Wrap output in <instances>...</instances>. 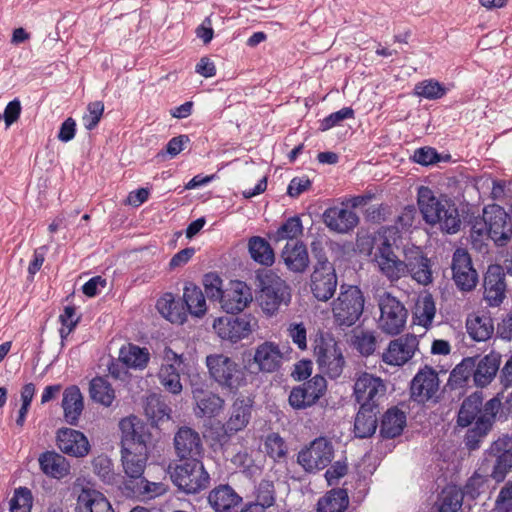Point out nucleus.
<instances>
[{"mask_svg":"<svg viewBox=\"0 0 512 512\" xmlns=\"http://www.w3.org/2000/svg\"><path fill=\"white\" fill-rule=\"evenodd\" d=\"M502 403L494 397L483 405V398L478 393L467 397L458 412L457 423L461 427H467L474 422V426L468 430L465 442L470 450L479 448L495 422L496 415L500 411Z\"/></svg>","mask_w":512,"mask_h":512,"instance_id":"nucleus-1","label":"nucleus"},{"mask_svg":"<svg viewBox=\"0 0 512 512\" xmlns=\"http://www.w3.org/2000/svg\"><path fill=\"white\" fill-rule=\"evenodd\" d=\"M418 206L428 224L439 225L442 231L450 234L460 229L458 209L447 196H436L430 188L422 186L418 190Z\"/></svg>","mask_w":512,"mask_h":512,"instance_id":"nucleus-2","label":"nucleus"},{"mask_svg":"<svg viewBox=\"0 0 512 512\" xmlns=\"http://www.w3.org/2000/svg\"><path fill=\"white\" fill-rule=\"evenodd\" d=\"M358 248L361 253H366L372 257V261L381 274L390 282L398 281L408 275L407 262L397 257L387 239L382 237L379 239L361 238L358 242Z\"/></svg>","mask_w":512,"mask_h":512,"instance_id":"nucleus-3","label":"nucleus"},{"mask_svg":"<svg viewBox=\"0 0 512 512\" xmlns=\"http://www.w3.org/2000/svg\"><path fill=\"white\" fill-rule=\"evenodd\" d=\"M259 291L256 296L258 305L266 316H274L282 306L291 302V288L280 276L267 271L258 276Z\"/></svg>","mask_w":512,"mask_h":512,"instance_id":"nucleus-4","label":"nucleus"},{"mask_svg":"<svg viewBox=\"0 0 512 512\" xmlns=\"http://www.w3.org/2000/svg\"><path fill=\"white\" fill-rule=\"evenodd\" d=\"M210 377L223 389L237 391L245 383V373L239 364L224 354H211L206 357Z\"/></svg>","mask_w":512,"mask_h":512,"instance_id":"nucleus-5","label":"nucleus"},{"mask_svg":"<svg viewBox=\"0 0 512 512\" xmlns=\"http://www.w3.org/2000/svg\"><path fill=\"white\" fill-rule=\"evenodd\" d=\"M364 309V297L357 286H341L338 297L332 303L335 322L350 327L360 318Z\"/></svg>","mask_w":512,"mask_h":512,"instance_id":"nucleus-6","label":"nucleus"},{"mask_svg":"<svg viewBox=\"0 0 512 512\" xmlns=\"http://www.w3.org/2000/svg\"><path fill=\"white\" fill-rule=\"evenodd\" d=\"M170 477L173 483L188 494H195L205 489L210 476L198 459L189 460L171 468Z\"/></svg>","mask_w":512,"mask_h":512,"instance_id":"nucleus-7","label":"nucleus"},{"mask_svg":"<svg viewBox=\"0 0 512 512\" xmlns=\"http://www.w3.org/2000/svg\"><path fill=\"white\" fill-rule=\"evenodd\" d=\"M314 355L318 368L323 374L331 379L340 377L345 360L342 350L332 337L321 335L316 338Z\"/></svg>","mask_w":512,"mask_h":512,"instance_id":"nucleus-8","label":"nucleus"},{"mask_svg":"<svg viewBox=\"0 0 512 512\" xmlns=\"http://www.w3.org/2000/svg\"><path fill=\"white\" fill-rule=\"evenodd\" d=\"M380 317L379 328L388 335H397L405 328L408 311L405 306L390 293H383L378 301Z\"/></svg>","mask_w":512,"mask_h":512,"instance_id":"nucleus-9","label":"nucleus"},{"mask_svg":"<svg viewBox=\"0 0 512 512\" xmlns=\"http://www.w3.org/2000/svg\"><path fill=\"white\" fill-rule=\"evenodd\" d=\"M353 392L360 406L378 408L380 400L385 396L386 384L381 377L360 372L355 376Z\"/></svg>","mask_w":512,"mask_h":512,"instance_id":"nucleus-10","label":"nucleus"},{"mask_svg":"<svg viewBox=\"0 0 512 512\" xmlns=\"http://www.w3.org/2000/svg\"><path fill=\"white\" fill-rule=\"evenodd\" d=\"M333 457L334 448L331 441L319 437L298 453L297 461L306 472H315L327 467Z\"/></svg>","mask_w":512,"mask_h":512,"instance_id":"nucleus-11","label":"nucleus"},{"mask_svg":"<svg viewBox=\"0 0 512 512\" xmlns=\"http://www.w3.org/2000/svg\"><path fill=\"white\" fill-rule=\"evenodd\" d=\"M184 362L183 354H178L171 348H165L157 377L163 388L171 394L178 395L183 390L180 372L183 371Z\"/></svg>","mask_w":512,"mask_h":512,"instance_id":"nucleus-12","label":"nucleus"},{"mask_svg":"<svg viewBox=\"0 0 512 512\" xmlns=\"http://www.w3.org/2000/svg\"><path fill=\"white\" fill-rule=\"evenodd\" d=\"M257 320L251 315L242 317H219L214 320L213 329L222 340L236 343L247 338L256 328Z\"/></svg>","mask_w":512,"mask_h":512,"instance_id":"nucleus-13","label":"nucleus"},{"mask_svg":"<svg viewBox=\"0 0 512 512\" xmlns=\"http://www.w3.org/2000/svg\"><path fill=\"white\" fill-rule=\"evenodd\" d=\"M337 276L333 265L322 256H318L317 263L311 275V291L320 301L329 300L336 291Z\"/></svg>","mask_w":512,"mask_h":512,"instance_id":"nucleus-14","label":"nucleus"},{"mask_svg":"<svg viewBox=\"0 0 512 512\" xmlns=\"http://www.w3.org/2000/svg\"><path fill=\"white\" fill-rule=\"evenodd\" d=\"M326 388L325 378L316 375L290 391L288 397L289 405L295 410L310 408L324 395Z\"/></svg>","mask_w":512,"mask_h":512,"instance_id":"nucleus-15","label":"nucleus"},{"mask_svg":"<svg viewBox=\"0 0 512 512\" xmlns=\"http://www.w3.org/2000/svg\"><path fill=\"white\" fill-rule=\"evenodd\" d=\"M508 214L505 209L497 204L488 205L483 210V221L489 237L498 246L508 244L507 227Z\"/></svg>","mask_w":512,"mask_h":512,"instance_id":"nucleus-16","label":"nucleus"},{"mask_svg":"<svg viewBox=\"0 0 512 512\" xmlns=\"http://www.w3.org/2000/svg\"><path fill=\"white\" fill-rule=\"evenodd\" d=\"M253 399L248 396L237 397L228 413V418L223 425L224 434L228 437L243 431L250 423L252 416Z\"/></svg>","mask_w":512,"mask_h":512,"instance_id":"nucleus-17","label":"nucleus"},{"mask_svg":"<svg viewBox=\"0 0 512 512\" xmlns=\"http://www.w3.org/2000/svg\"><path fill=\"white\" fill-rule=\"evenodd\" d=\"M253 301L251 288L243 281H232L222 295L221 308L228 314L244 311Z\"/></svg>","mask_w":512,"mask_h":512,"instance_id":"nucleus-18","label":"nucleus"},{"mask_svg":"<svg viewBox=\"0 0 512 512\" xmlns=\"http://www.w3.org/2000/svg\"><path fill=\"white\" fill-rule=\"evenodd\" d=\"M418 344L417 337L412 334L392 340L382 354V361L387 365L402 366L414 356Z\"/></svg>","mask_w":512,"mask_h":512,"instance_id":"nucleus-19","label":"nucleus"},{"mask_svg":"<svg viewBox=\"0 0 512 512\" xmlns=\"http://www.w3.org/2000/svg\"><path fill=\"white\" fill-rule=\"evenodd\" d=\"M453 280L462 291H470L476 287L478 274L472 266L470 255L464 249H457L452 259Z\"/></svg>","mask_w":512,"mask_h":512,"instance_id":"nucleus-20","label":"nucleus"},{"mask_svg":"<svg viewBox=\"0 0 512 512\" xmlns=\"http://www.w3.org/2000/svg\"><path fill=\"white\" fill-rule=\"evenodd\" d=\"M119 428L122 434V447L148 448L151 435L141 419L133 415L123 418L119 423Z\"/></svg>","mask_w":512,"mask_h":512,"instance_id":"nucleus-21","label":"nucleus"},{"mask_svg":"<svg viewBox=\"0 0 512 512\" xmlns=\"http://www.w3.org/2000/svg\"><path fill=\"white\" fill-rule=\"evenodd\" d=\"M411 397L413 400L423 403L434 397L439 389L437 372L431 367L420 369L411 382Z\"/></svg>","mask_w":512,"mask_h":512,"instance_id":"nucleus-22","label":"nucleus"},{"mask_svg":"<svg viewBox=\"0 0 512 512\" xmlns=\"http://www.w3.org/2000/svg\"><path fill=\"white\" fill-rule=\"evenodd\" d=\"M483 297L491 307H498L506 297L505 275L499 265L489 266L484 277Z\"/></svg>","mask_w":512,"mask_h":512,"instance_id":"nucleus-23","label":"nucleus"},{"mask_svg":"<svg viewBox=\"0 0 512 512\" xmlns=\"http://www.w3.org/2000/svg\"><path fill=\"white\" fill-rule=\"evenodd\" d=\"M56 441L61 452L73 457H84L90 451L87 437L82 432L72 428L59 429Z\"/></svg>","mask_w":512,"mask_h":512,"instance_id":"nucleus-24","label":"nucleus"},{"mask_svg":"<svg viewBox=\"0 0 512 512\" xmlns=\"http://www.w3.org/2000/svg\"><path fill=\"white\" fill-rule=\"evenodd\" d=\"M174 447L180 459H197L203 452V444L198 432L181 427L174 436Z\"/></svg>","mask_w":512,"mask_h":512,"instance_id":"nucleus-25","label":"nucleus"},{"mask_svg":"<svg viewBox=\"0 0 512 512\" xmlns=\"http://www.w3.org/2000/svg\"><path fill=\"white\" fill-rule=\"evenodd\" d=\"M283 354L278 344L265 341L258 345L253 356V363L257 369L263 373H273L277 371L282 364Z\"/></svg>","mask_w":512,"mask_h":512,"instance_id":"nucleus-26","label":"nucleus"},{"mask_svg":"<svg viewBox=\"0 0 512 512\" xmlns=\"http://www.w3.org/2000/svg\"><path fill=\"white\" fill-rule=\"evenodd\" d=\"M323 220L330 230L337 233H347L354 229L359 222L357 214L352 209L344 206L326 209Z\"/></svg>","mask_w":512,"mask_h":512,"instance_id":"nucleus-27","label":"nucleus"},{"mask_svg":"<svg viewBox=\"0 0 512 512\" xmlns=\"http://www.w3.org/2000/svg\"><path fill=\"white\" fill-rule=\"evenodd\" d=\"M138 449L133 447H122L121 461L127 481L138 480L143 477L148 460V448L138 446Z\"/></svg>","mask_w":512,"mask_h":512,"instance_id":"nucleus-28","label":"nucleus"},{"mask_svg":"<svg viewBox=\"0 0 512 512\" xmlns=\"http://www.w3.org/2000/svg\"><path fill=\"white\" fill-rule=\"evenodd\" d=\"M208 502L215 512H232L241 504L242 497L230 485L221 484L209 492Z\"/></svg>","mask_w":512,"mask_h":512,"instance_id":"nucleus-29","label":"nucleus"},{"mask_svg":"<svg viewBox=\"0 0 512 512\" xmlns=\"http://www.w3.org/2000/svg\"><path fill=\"white\" fill-rule=\"evenodd\" d=\"M192 394L196 403L195 414L198 417H215L224 410L225 400L218 394L201 389H194Z\"/></svg>","mask_w":512,"mask_h":512,"instance_id":"nucleus-30","label":"nucleus"},{"mask_svg":"<svg viewBox=\"0 0 512 512\" xmlns=\"http://www.w3.org/2000/svg\"><path fill=\"white\" fill-rule=\"evenodd\" d=\"M62 408L66 422L70 425H77L84 410V398L77 386L72 385L64 390Z\"/></svg>","mask_w":512,"mask_h":512,"instance_id":"nucleus-31","label":"nucleus"},{"mask_svg":"<svg viewBox=\"0 0 512 512\" xmlns=\"http://www.w3.org/2000/svg\"><path fill=\"white\" fill-rule=\"evenodd\" d=\"M76 512H114V510L101 492L83 489L77 498Z\"/></svg>","mask_w":512,"mask_h":512,"instance_id":"nucleus-32","label":"nucleus"},{"mask_svg":"<svg viewBox=\"0 0 512 512\" xmlns=\"http://www.w3.org/2000/svg\"><path fill=\"white\" fill-rule=\"evenodd\" d=\"M501 363V355L497 352H490L482 357L474 368V381L476 385L484 387L496 376Z\"/></svg>","mask_w":512,"mask_h":512,"instance_id":"nucleus-33","label":"nucleus"},{"mask_svg":"<svg viewBox=\"0 0 512 512\" xmlns=\"http://www.w3.org/2000/svg\"><path fill=\"white\" fill-rule=\"evenodd\" d=\"M40 468L49 477L61 479L70 472L67 459L55 451H46L39 457Z\"/></svg>","mask_w":512,"mask_h":512,"instance_id":"nucleus-34","label":"nucleus"},{"mask_svg":"<svg viewBox=\"0 0 512 512\" xmlns=\"http://www.w3.org/2000/svg\"><path fill=\"white\" fill-rule=\"evenodd\" d=\"M158 312L173 324H183L187 320L184 305L172 293H166L156 303Z\"/></svg>","mask_w":512,"mask_h":512,"instance_id":"nucleus-35","label":"nucleus"},{"mask_svg":"<svg viewBox=\"0 0 512 512\" xmlns=\"http://www.w3.org/2000/svg\"><path fill=\"white\" fill-rule=\"evenodd\" d=\"M469 336L475 341H486L494 332L493 320L487 313H473L466 320Z\"/></svg>","mask_w":512,"mask_h":512,"instance_id":"nucleus-36","label":"nucleus"},{"mask_svg":"<svg viewBox=\"0 0 512 512\" xmlns=\"http://www.w3.org/2000/svg\"><path fill=\"white\" fill-rule=\"evenodd\" d=\"M285 265L293 272H303L309 264L306 246L303 243H287L282 251Z\"/></svg>","mask_w":512,"mask_h":512,"instance_id":"nucleus-37","label":"nucleus"},{"mask_svg":"<svg viewBox=\"0 0 512 512\" xmlns=\"http://www.w3.org/2000/svg\"><path fill=\"white\" fill-rule=\"evenodd\" d=\"M183 301L186 305V311L192 316L201 318L207 312V304L205 296L200 287L193 283L184 286Z\"/></svg>","mask_w":512,"mask_h":512,"instance_id":"nucleus-38","label":"nucleus"},{"mask_svg":"<svg viewBox=\"0 0 512 512\" xmlns=\"http://www.w3.org/2000/svg\"><path fill=\"white\" fill-rule=\"evenodd\" d=\"M125 489L130 491L131 495L142 499H153L166 492V486L162 482H151L144 477L126 481Z\"/></svg>","mask_w":512,"mask_h":512,"instance_id":"nucleus-39","label":"nucleus"},{"mask_svg":"<svg viewBox=\"0 0 512 512\" xmlns=\"http://www.w3.org/2000/svg\"><path fill=\"white\" fill-rule=\"evenodd\" d=\"M378 409L376 407L360 406L355 417L354 432L358 438H367L373 435L377 428Z\"/></svg>","mask_w":512,"mask_h":512,"instance_id":"nucleus-40","label":"nucleus"},{"mask_svg":"<svg viewBox=\"0 0 512 512\" xmlns=\"http://www.w3.org/2000/svg\"><path fill=\"white\" fill-rule=\"evenodd\" d=\"M408 275L417 283L428 285L432 282V271L430 261L420 251L415 252L413 257L407 258Z\"/></svg>","mask_w":512,"mask_h":512,"instance_id":"nucleus-41","label":"nucleus"},{"mask_svg":"<svg viewBox=\"0 0 512 512\" xmlns=\"http://www.w3.org/2000/svg\"><path fill=\"white\" fill-rule=\"evenodd\" d=\"M405 424L404 412L397 408H391L382 417L380 433L384 438H394L402 433Z\"/></svg>","mask_w":512,"mask_h":512,"instance_id":"nucleus-42","label":"nucleus"},{"mask_svg":"<svg viewBox=\"0 0 512 512\" xmlns=\"http://www.w3.org/2000/svg\"><path fill=\"white\" fill-rule=\"evenodd\" d=\"M436 306L431 294H421L415 304L414 308V322L424 328H428L435 317Z\"/></svg>","mask_w":512,"mask_h":512,"instance_id":"nucleus-43","label":"nucleus"},{"mask_svg":"<svg viewBox=\"0 0 512 512\" xmlns=\"http://www.w3.org/2000/svg\"><path fill=\"white\" fill-rule=\"evenodd\" d=\"M119 359L128 367L142 370L150 360V353L145 347L128 344L120 349Z\"/></svg>","mask_w":512,"mask_h":512,"instance_id":"nucleus-44","label":"nucleus"},{"mask_svg":"<svg viewBox=\"0 0 512 512\" xmlns=\"http://www.w3.org/2000/svg\"><path fill=\"white\" fill-rule=\"evenodd\" d=\"M248 250L251 258L263 266H271L275 261L272 247L262 237H251L248 242Z\"/></svg>","mask_w":512,"mask_h":512,"instance_id":"nucleus-45","label":"nucleus"},{"mask_svg":"<svg viewBox=\"0 0 512 512\" xmlns=\"http://www.w3.org/2000/svg\"><path fill=\"white\" fill-rule=\"evenodd\" d=\"M89 394L93 401L105 407H110L115 400V391L103 377H95L90 381Z\"/></svg>","mask_w":512,"mask_h":512,"instance_id":"nucleus-46","label":"nucleus"},{"mask_svg":"<svg viewBox=\"0 0 512 512\" xmlns=\"http://www.w3.org/2000/svg\"><path fill=\"white\" fill-rule=\"evenodd\" d=\"M348 503V495L345 490L333 489L318 501L317 512H343Z\"/></svg>","mask_w":512,"mask_h":512,"instance_id":"nucleus-47","label":"nucleus"},{"mask_svg":"<svg viewBox=\"0 0 512 512\" xmlns=\"http://www.w3.org/2000/svg\"><path fill=\"white\" fill-rule=\"evenodd\" d=\"M144 410L146 416L155 425L170 419V407L156 394L147 397Z\"/></svg>","mask_w":512,"mask_h":512,"instance_id":"nucleus-48","label":"nucleus"},{"mask_svg":"<svg viewBox=\"0 0 512 512\" xmlns=\"http://www.w3.org/2000/svg\"><path fill=\"white\" fill-rule=\"evenodd\" d=\"M462 502V491L457 486H447L440 496V512H457L461 508Z\"/></svg>","mask_w":512,"mask_h":512,"instance_id":"nucleus-49","label":"nucleus"},{"mask_svg":"<svg viewBox=\"0 0 512 512\" xmlns=\"http://www.w3.org/2000/svg\"><path fill=\"white\" fill-rule=\"evenodd\" d=\"M475 368V358H464L451 372L449 384L451 386L461 387L473 375Z\"/></svg>","mask_w":512,"mask_h":512,"instance_id":"nucleus-50","label":"nucleus"},{"mask_svg":"<svg viewBox=\"0 0 512 512\" xmlns=\"http://www.w3.org/2000/svg\"><path fill=\"white\" fill-rule=\"evenodd\" d=\"M303 232L302 222L299 217L294 216L287 219L274 234V240L279 242L282 240H293L300 236Z\"/></svg>","mask_w":512,"mask_h":512,"instance_id":"nucleus-51","label":"nucleus"},{"mask_svg":"<svg viewBox=\"0 0 512 512\" xmlns=\"http://www.w3.org/2000/svg\"><path fill=\"white\" fill-rule=\"evenodd\" d=\"M415 94L429 100L439 99L443 97L447 90L438 81L433 79L424 80L418 83L414 88Z\"/></svg>","mask_w":512,"mask_h":512,"instance_id":"nucleus-52","label":"nucleus"},{"mask_svg":"<svg viewBox=\"0 0 512 512\" xmlns=\"http://www.w3.org/2000/svg\"><path fill=\"white\" fill-rule=\"evenodd\" d=\"M33 497L28 488L19 487L10 501L11 512H31Z\"/></svg>","mask_w":512,"mask_h":512,"instance_id":"nucleus-53","label":"nucleus"},{"mask_svg":"<svg viewBox=\"0 0 512 512\" xmlns=\"http://www.w3.org/2000/svg\"><path fill=\"white\" fill-rule=\"evenodd\" d=\"M59 321L62 325L59 330L61 345L64 346L65 339L75 329L78 323V317H76L75 308L71 306L65 307L63 313H61L59 316Z\"/></svg>","mask_w":512,"mask_h":512,"instance_id":"nucleus-54","label":"nucleus"},{"mask_svg":"<svg viewBox=\"0 0 512 512\" xmlns=\"http://www.w3.org/2000/svg\"><path fill=\"white\" fill-rule=\"evenodd\" d=\"M104 112V104L101 101H95L87 106V112L82 117V122L87 130L94 129Z\"/></svg>","mask_w":512,"mask_h":512,"instance_id":"nucleus-55","label":"nucleus"},{"mask_svg":"<svg viewBox=\"0 0 512 512\" xmlns=\"http://www.w3.org/2000/svg\"><path fill=\"white\" fill-rule=\"evenodd\" d=\"M222 284V279L216 273H207L203 277V286L210 299L221 300L224 292V290H222Z\"/></svg>","mask_w":512,"mask_h":512,"instance_id":"nucleus-56","label":"nucleus"},{"mask_svg":"<svg viewBox=\"0 0 512 512\" xmlns=\"http://www.w3.org/2000/svg\"><path fill=\"white\" fill-rule=\"evenodd\" d=\"M354 344L362 355L369 356L376 349V336L372 331H362L355 336Z\"/></svg>","mask_w":512,"mask_h":512,"instance_id":"nucleus-57","label":"nucleus"},{"mask_svg":"<svg viewBox=\"0 0 512 512\" xmlns=\"http://www.w3.org/2000/svg\"><path fill=\"white\" fill-rule=\"evenodd\" d=\"M354 117V111L350 107H344L339 111L331 113L327 117H325L320 123V130L327 131L337 125H339L342 121L346 119H351Z\"/></svg>","mask_w":512,"mask_h":512,"instance_id":"nucleus-58","label":"nucleus"},{"mask_svg":"<svg viewBox=\"0 0 512 512\" xmlns=\"http://www.w3.org/2000/svg\"><path fill=\"white\" fill-rule=\"evenodd\" d=\"M264 446L266 453L273 459H279L286 454L285 442L276 433L267 436Z\"/></svg>","mask_w":512,"mask_h":512,"instance_id":"nucleus-59","label":"nucleus"},{"mask_svg":"<svg viewBox=\"0 0 512 512\" xmlns=\"http://www.w3.org/2000/svg\"><path fill=\"white\" fill-rule=\"evenodd\" d=\"M496 457V462L493 467L491 477L496 482H501L505 479L506 475L512 468V454H503Z\"/></svg>","mask_w":512,"mask_h":512,"instance_id":"nucleus-60","label":"nucleus"},{"mask_svg":"<svg viewBox=\"0 0 512 512\" xmlns=\"http://www.w3.org/2000/svg\"><path fill=\"white\" fill-rule=\"evenodd\" d=\"M94 472L105 482H114L115 474L112 469V462L107 457H98L93 461Z\"/></svg>","mask_w":512,"mask_h":512,"instance_id":"nucleus-61","label":"nucleus"},{"mask_svg":"<svg viewBox=\"0 0 512 512\" xmlns=\"http://www.w3.org/2000/svg\"><path fill=\"white\" fill-rule=\"evenodd\" d=\"M495 512H512V481L507 482L500 490L495 501Z\"/></svg>","mask_w":512,"mask_h":512,"instance_id":"nucleus-62","label":"nucleus"},{"mask_svg":"<svg viewBox=\"0 0 512 512\" xmlns=\"http://www.w3.org/2000/svg\"><path fill=\"white\" fill-rule=\"evenodd\" d=\"M288 336L302 351L307 349V331L303 323H290L287 328Z\"/></svg>","mask_w":512,"mask_h":512,"instance_id":"nucleus-63","label":"nucleus"},{"mask_svg":"<svg viewBox=\"0 0 512 512\" xmlns=\"http://www.w3.org/2000/svg\"><path fill=\"white\" fill-rule=\"evenodd\" d=\"M275 501L273 484L268 481L261 482L257 489L256 503L262 507L269 508Z\"/></svg>","mask_w":512,"mask_h":512,"instance_id":"nucleus-64","label":"nucleus"}]
</instances>
